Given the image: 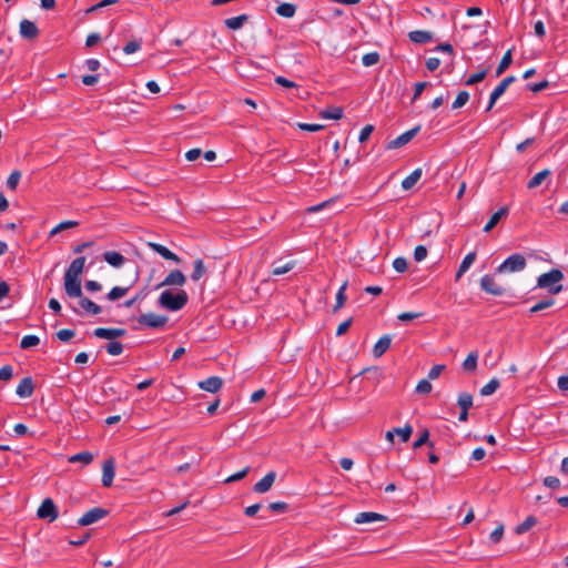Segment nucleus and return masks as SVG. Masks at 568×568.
I'll return each instance as SVG.
<instances>
[{"mask_svg":"<svg viewBox=\"0 0 568 568\" xmlns=\"http://www.w3.org/2000/svg\"><path fill=\"white\" fill-rule=\"evenodd\" d=\"M189 301L187 293L185 291H180L178 293H173L170 290H166L161 293L158 300V304L169 311L176 312L182 310Z\"/></svg>","mask_w":568,"mask_h":568,"instance_id":"1","label":"nucleus"},{"mask_svg":"<svg viewBox=\"0 0 568 568\" xmlns=\"http://www.w3.org/2000/svg\"><path fill=\"white\" fill-rule=\"evenodd\" d=\"M564 280V273L559 268H552L544 273L537 278V287L546 288L550 294L555 295L562 291L560 282Z\"/></svg>","mask_w":568,"mask_h":568,"instance_id":"2","label":"nucleus"},{"mask_svg":"<svg viewBox=\"0 0 568 568\" xmlns=\"http://www.w3.org/2000/svg\"><path fill=\"white\" fill-rule=\"evenodd\" d=\"M527 265L525 256L521 254H513L508 256L497 268V273H515L523 271Z\"/></svg>","mask_w":568,"mask_h":568,"instance_id":"3","label":"nucleus"},{"mask_svg":"<svg viewBox=\"0 0 568 568\" xmlns=\"http://www.w3.org/2000/svg\"><path fill=\"white\" fill-rule=\"evenodd\" d=\"M136 329H140L142 327H149V328H162L166 325L169 318L165 315H159L154 313H145L140 315L138 318Z\"/></svg>","mask_w":568,"mask_h":568,"instance_id":"4","label":"nucleus"},{"mask_svg":"<svg viewBox=\"0 0 568 568\" xmlns=\"http://www.w3.org/2000/svg\"><path fill=\"white\" fill-rule=\"evenodd\" d=\"M109 515V510L102 507H94L88 510L82 517L78 519L79 526H89L92 525Z\"/></svg>","mask_w":568,"mask_h":568,"instance_id":"5","label":"nucleus"},{"mask_svg":"<svg viewBox=\"0 0 568 568\" xmlns=\"http://www.w3.org/2000/svg\"><path fill=\"white\" fill-rule=\"evenodd\" d=\"M37 515L40 519H47L49 523L54 521L58 516V508L51 498H45L38 508Z\"/></svg>","mask_w":568,"mask_h":568,"instance_id":"6","label":"nucleus"},{"mask_svg":"<svg viewBox=\"0 0 568 568\" xmlns=\"http://www.w3.org/2000/svg\"><path fill=\"white\" fill-rule=\"evenodd\" d=\"M419 130H420V126L417 125V126H414L413 129L404 132L403 134H400L396 139L390 140L386 144V149L387 150H395V149H399V148L406 145L408 142H410L416 136V134L419 132Z\"/></svg>","mask_w":568,"mask_h":568,"instance_id":"7","label":"nucleus"},{"mask_svg":"<svg viewBox=\"0 0 568 568\" xmlns=\"http://www.w3.org/2000/svg\"><path fill=\"white\" fill-rule=\"evenodd\" d=\"M480 288L494 296H501L505 293V288L495 282V278L486 274L480 278Z\"/></svg>","mask_w":568,"mask_h":568,"instance_id":"8","label":"nucleus"},{"mask_svg":"<svg viewBox=\"0 0 568 568\" xmlns=\"http://www.w3.org/2000/svg\"><path fill=\"white\" fill-rule=\"evenodd\" d=\"M64 291L69 297H82L81 278L64 275Z\"/></svg>","mask_w":568,"mask_h":568,"instance_id":"9","label":"nucleus"},{"mask_svg":"<svg viewBox=\"0 0 568 568\" xmlns=\"http://www.w3.org/2000/svg\"><path fill=\"white\" fill-rule=\"evenodd\" d=\"M186 282L185 275L180 270L171 271L166 277L158 285L161 286H183Z\"/></svg>","mask_w":568,"mask_h":568,"instance_id":"10","label":"nucleus"},{"mask_svg":"<svg viewBox=\"0 0 568 568\" xmlns=\"http://www.w3.org/2000/svg\"><path fill=\"white\" fill-rule=\"evenodd\" d=\"M115 475V465L113 458H108L103 463L102 467V485L104 487H110L113 483V478Z\"/></svg>","mask_w":568,"mask_h":568,"instance_id":"11","label":"nucleus"},{"mask_svg":"<svg viewBox=\"0 0 568 568\" xmlns=\"http://www.w3.org/2000/svg\"><path fill=\"white\" fill-rule=\"evenodd\" d=\"M20 34L23 39L33 40L39 36V29L34 22L23 19L20 22Z\"/></svg>","mask_w":568,"mask_h":568,"instance_id":"12","label":"nucleus"},{"mask_svg":"<svg viewBox=\"0 0 568 568\" xmlns=\"http://www.w3.org/2000/svg\"><path fill=\"white\" fill-rule=\"evenodd\" d=\"M275 478H276V473L275 471H268L261 480H258L254 487H253V490L255 493H258V494H264L266 491H268L274 481H275Z\"/></svg>","mask_w":568,"mask_h":568,"instance_id":"13","label":"nucleus"},{"mask_svg":"<svg viewBox=\"0 0 568 568\" xmlns=\"http://www.w3.org/2000/svg\"><path fill=\"white\" fill-rule=\"evenodd\" d=\"M148 245L158 254H160L163 258L168 261H172L174 263H181V258L173 252H171L168 247L162 244L149 242Z\"/></svg>","mask_w":568,"mask_h":568,"instance_id":"14","label":"nucleus"},{"mask_svg":"<svg viewBox=\"0 0 568 568\" xmlns=\"http://www.w3.org/2000/svg\"><path fill=\"white\" fill-rule=\"evenodd\" d=\"M93 334L99 338L114 339L116 337L123 336L125 334V329L98 327L93 331Z\"/></svg>","mask_w":568,"mask_h":568,"instance_id":"15","label":"nucleus"},{"mask_svg":"<svg viewBox=\"0 0 568 568\" xmlns=\"http://www.w3.org/2000/svg\"><path fill=\"white\" fill-rule=\"evenodd\" d=\"M223 385L222 378L217 376H211L204 381H201L199 383V387L203 390L210 392V393H216L221 389Z\"/></svg>","mask_w":568,"mask_h":568,"instance_id":"16","label":"nucleus"},{"mask_svg":"<svg viewBox=\"0 0 568 568\" xmlns=\"http://www.w3.org/2000/svg\"><path fill=\"white\" fill-rule=\"evenodd\" d=\"M33 389L34 388H33L32 378L31 377H24L19 383V385H18V387L16 389V394L20 398H28V397L32 396Z\"/></svg>","mask_w":568,"mask_h":568,"instance_id":"17","label":"nucleus"},{"mask_svg":"<svg viewBox=\"0 0 568 568\" xmlns=\"http://www.w3.org/2000/svg\"><path fill=\"white\" fill-rule=\"evenodd\" d=\"M387 518L384 515L373 513V511H364L359 513L355 517L356 524H371L374 521H385Z\"/></svg>","mask_w":568,"mask_h":568,"instance_id":"18","label":"nucleus"},{"mask_svg":"<svg viewBox=\"0 0 568 568\" xmlns=\"http://www.w3.org/2000/svg\"><path fill=\"white\" fill-rule=\"evenodd\" d=\"M392 338L389 335L382 336L373 347V355L375 357H382L387 349L390 347Z\"/></svg>","mask_w":568,"mask_h":568,"instance_id":"19","label":"nucleus"},{"mask_svg":"<svg viewBox=\"0 0 568 568\" xmlns=\"http://www.w3.org/2000/svg\"><path fill=\"white\" fill-rule=\"evenodd\" d=\"M85 264V257L80 256L74 258L65 271L64 275H71L74 277H80Z\"/></svg>","mask_w":568,"mask_h":568,"instance_id":"20","label":"nucleus"},{"mask_svg":"<svg viewBox=\"0 0 568 568\" xmlns=\"http://www.w3.org/2000/svg\"><path fill=\"white\" fill-rule=\"evenodd\" d=\"M295 265V261L283 262V260H277L272 264V274L276 276L283 275L293 270Z\"/></svg>","mask_w":568,"mask_h":568,"instance_id":"21","label":"nucleus"},{"mask_svg":"<svg viewBox=\"0 0 568 568\" xmlns=\"http://www.w3.org/2000/svg\"><path fill=\"white\" fill-rule=\"evenodd\" d=\"M408 38L414 43L425 44V43L432 41L434 36L429 31L415 30V31H410L408 33Z\"/></svg>","mask_w":568,"mask_h":568,"instance_id":"22","label":"nucleus"},{"mask_svg":"<svg viewBox=\"0 0 568 568\" xmlns=\"http://www.w3.org/2000/svg\"><path fill=\"white\" fill-rule=\"evenodd\" d=\"M103 260L113 267H121L125 262V257L116 251L104 252Z\"/></svg>","mask_w":568,"mask_h":568,"instance_id":"23","label":"nucleus"},{"mask_svg":"<svg viewBox=\"0 0 568 568\" xmlns=\"http://www.w3.org/2000/svg\"><path fill=\"white\" fill-rule=\"evenodd\" d=\"M475 260H476V252H470L464 257V260L462 261V263L456 272V276H455L456 281H458L469 270V267L473 265Z\"/></svg>","mask_w":568,"mask_h":568,"instance_id":"24","label":"nucleus"},{"mask_svg":"<svg viewBox=\"0 0 568 568\" xmlns=\"http://www.w3.org/2000/svg\"><path fill=\"white\" fill-rule=\"evenodd\" d=\"M423 170L420 168L415 169L408 176L402 181V187L405 191L410 190L422 178Z\"/></svg>","mask_w":568,"mask_h":568,"instance_id":"25","label":"nucleus"},{"mask_svg":"<svg viewBox=\"0 0 568 568\" xmlns=\"http://www.w3.org/2000/svg\"><path fill=\"white\" fill-rule=\"evenodd\" d=\"M508 214V207L504 206L491 215L487 224L484 226V232H490L498 222Z\"/></svg>","mask_w":568,"mask_h":568,"instance_id":"26","label":"nucleus"},{"mask_svg":"<svg viewBox=\"0 0 568 568\" xmlns=\"http://www.w3.org/2000/svg\"><path fill=\"white\" fill-rule=\"evenodd\" d=\"M80 301H79V305L80 307L87 312L88 314H91V315H98L101 313V307L95 304L94 302H92L90 298L88 297H79Z\"/></svg>","mask_w":568,"mask_h":568,"instance_id":"27","label":"nucleus"},{"mask_svg":"<svg viewBox=\"0 0 568 568\" xmlns=\"http://www.w3.org/2000/svg\"><path fill=\"white\" fill-rule=\"evenodd\" d=\"M248 20L247 14H241L237 17L229 18L224 21L226 28L231 30H239L243 27V24Z\"/></svg>","mask_w":568,"mask_h":568,"instance_id":"28","label":"nucleus"},{"mask_svg":"<svg viewBox=\"0 0 568 568\" xmlns=\"http://www.w3.org/2000/svg\"><path fill=\"white\" fill-rule=\"evenodd\" d=\"M550 170L545 169L535 174L527 184L528 189H535L539 186L542 183V181L550 175Z\"/></svg>","mask_w":568,"mask_h":568,"instance_id":"29","label":"nucleus"},{"mask_svg":"<svg viewBox=\"0 0 568 568\" xmlns=\"http://www.w3.org/2000/svg\"><path fill=\"white\" fill-rule=\"evenodd\" d=\"M423 445H428L430 448H434V443L429 440V430L427 428L423 429L419 437L414 442L413 448L418 449Z\"/></svg>","mask_w":568,"mask_h":568,"instance_id":"30","label":"nucleus"},{"mask_svg":"<svg viewBox=\"0 0 568 568\" xmlns=\"http://www.w3.org/2000/svg\"><path fill=\"white\" fill-rule=\"evenodd\" d=\"M295 11H296V6H294L292 3H287V2L281 3L276 8V13L284 18H292L295 14Z\"/></svg>","mask_w":568,"mask_h":568,"instance_id":"31","label":"nucleus"},{"mask_svg":"<svg viewBox=\"0 0 568 568\" xmlns=\"http://www.w3.org/2000/svg\"><path fill=\"white\" fill-rule=\"evenodd\" d=\"M537 524V519L534 516H528L521 524H519L515 528V532L518 535H523L527 532L530 528H532Z\"/></svg>","mask_w":568,"mask_h":568,"instance_id":"32","label":"nucleus"},{"mask_svg":"<svg viewBox=\"0 0 568 568\" xmlns=\"http://www.w3.org/2000/svg\"><path fill=\"white\" fill-rule=\"evenodd\" d=\"M513 57H511V50L509 49L504 57L501 58V61L499 62L497 69H496V75H501L511 64Z\"/></svg>","mask_w":568,"mask_h":568,"instance_id":"33","label":"nucleus"},{"mask_svg":"<svg viewBox=\"0 0 568 568\" xmlns=\"http://www.w3.org/2000/svg\"><path fill=\"white\" fill-rule=\"evenodd\" d=\"M393 432L395 435H397L400 439V442L406 443L409 440L412 434H413V427L407 424L404 427H395L393 428Z\"/></svg>","mask_w":568,"mask_h":568,"instance_id":"34","label":"nucleus"},{"mask_svg":"<svg viewBox=\"0 0 568 568\" xmlns=\"http://www.w3.org/2000/svg\"><path fill=\"white\" fill-rule=\"evenodd\" d=\"M346 287H347V282H344L336 294V304L333 307L334 313H336L338 310H341L346 302V298H347L346 294H345Z\"/></svg>","mask_w":568,"mask_h":568,"instance_id":"35","label":"nucleus"},{"mask_svg":"<svg viewBox=\"0 0 568 568\" xmlns=\"http://www.w3.org/2000/svg\"><path fill=\"white\" fill-rule=\"evenodd\" d=\"M477 359H478V353L477 352H470L466 359L463 363V368L466 372H474L477 368Z\"/></svg>","mask_w":568,"mask_h":568,"instance_id":"36","label":"nucleus"},{"mask_svg":"<svg viewBox=\"0 0 568 568\" xmlns=\"http://www.w3.org/2000/svg\"><path fill=\"white\" fill-rule=\"evenodd\" d=\"M204 273H205V266H204L203 260L196 258L194 261V268L191 274L192 281L197 282L204 275Z\"/></svg>","mask_w":568,"mask_h":568,"instance_id":"37","label":"nucleus"},{"mask_svg":"<svg viewBox=\"0 0 568 568\" xmlns=\"http://www.w3.org/2000/svg\"><path fill=\"white\" fill-rule=\"evenodd\" d=\"M500 386V383L497 378L490 379L485 386L480 388L481 396H489L494 394Z\"/></svg>","mask_w":568,"mask_h":568,"instance_id":"38","label":"nucleus"},{"mask_svg":"<svg viewBox=\"0 0 568 568\" xmlns=\"http://www.w3.org/2000/svg\"><path fill=\"white\" fill-rule=\"evenodd\" d=\"M93 460V455L89 452L78 453L69 458L70 463H82L89 465Z\"/></svg>","mask_w":568,"mask_h":568,"instance_id":"39","label":"nucleus"},{"mask_svg":"<svg viewBox=\"0 0 568 568\" xmlns=\"http://www.w3.org/2000/svg\"><path fill=\"white\" fill-rule=\"evenodd\" d=\"M343 116V109H325L320 112V118L339 120Z\"/></svg>","mask_w":568,"mask_h":568,"instance_id":"40","label":"nucleus"},{"mask_svg":"<svg viewBox=\"0 0 568 568\" xmlns=\"http://www.w3.org/2000/svg\"><path fill=\"white\" fill-rule=\"evenodd\" d=\"M457 405L460 409L468 410L473 406V396L469 393L459 394Z\"/></svg>","mask_w":568,"mask_h":568,"instance_id":"41","label":"nucleus"},{"mask_svg":"<svg viewBox=\"0 0 568 568\" xmlns=\"http://www.w3.org/2000/svg\"><path fill=\"white\" fill-rule=\"evenodd\" d=\"M507 87H505L501 82L495 88V90L491 92L488 105L487 106H494V104L497 102V100L505 93Z\"/></svg>","mask_w":568,"mask_h":568,"instance_id":"42","label":"nucleus"},{"mask_svg":"<svg viewBox=\"0 0 568 568\" xmlns=\"http://www.w3.org/2000/svg\"><path fill=\"white\" fill-rule=\"evenodd\" d=\"M40 343V338L36 335H26L21 342L20 347L22 349H28L30 347L37 346Z\"/></svg>","mask_w":568,"mask_h":568,"instance_id":"43","label":"nucleus"},{"mask_svg":"<svg viewBox=\"0 0 568 568\" xmlns=\"http://www.w3.org/2000/svg\"><path fill=\"white\" fill-rule=\"evenodd\" d=\"M128 291H129V287L114 286L108 293V300L116 301V300L123 297L128 293Z\"/></svg>","mask_w":568,"mask_h":568,"instance_id":"44","label":"nucleus"},{"mask_svg":"<svg viewBox=\"0 0 568 568\" xmlns=\"http://www.w3.org/2000/svg\"><path fill=\"white\" fill-rule=\"evenodd\" d=\"M21 179V172L16 170L13 172H11V174L9 175L8 180H7V187L11 191H14L19 184V181Z\"/></svg>","mask_w":568,"mask_h":568,"instance_id":"45","label":"nucleus"},{"mask_svg":"<svg viewBox=\"0 0 568 568\" xmlns=\"http://www.w3.org/2000/svg\"><path fill=\"white\" fill-rule=\"evenodd\" d=\"M555 304V300L554 298H546V300H542L540 302H538L537 304H535L530 310H529V313H538L542 310H546L550 306H552Z\"/></svg>","mask_w":568,"mask_h":568,"instance_id":"46","label":"nucleus"},{"mask_svg":"<svg viewBox=\"0 0 568 568\" xmlns=\"http://www.w3.org/2000/svg\"><path fill=\"white\" fill-rule=\"evenodd\" d=\"M106 352L112 356H118L123 352V345L120 342L113 341L106 344Z\"/></svg>","mask_w":568,"mask_h":568,"instance_id":"47","label":"nucleus"},{"mask_svg":"<svg viewBox=\"0 0 568 568\" xmlns=\"http://www.w3.org/2000/svg\"><path fill=\"white\" fill-rule=\"evenodd\" d=\"M379 61V54L377 52H369L363 55L362 62L365 67H372L377 64Z\"/></svg>","mask_w":568,"mask_h":568,"instance_id":"48","label":"nucleus"},{"mask_svg":"<svg viewBox=\"0 0 568 568\" xmlns=\"http://www.w3.org/2000/svg\"><path fill=\"white\" fill-rule=\"evenodd\" d=\"M393 267L396 272L398 273H404L407 271L408 268V262L405 257H396L394 261H393Z\"/></svg>","mask_w":568,"mask_h":568,"instance_id":"49","label":"nucleus"},{"mask_svg":"<svg viewBox=\"0 0 568 568\" xmlns=\"http://www.w3.org/2000/svg\"><path fill=\"white\" fill-rule=\"evenodd\" d=\"M487 75V70L484 69L477 73H474L471 74L466 81H465V84L466 85H473L475 83H478L480 81H483Z\"/></svg>","mask_w":568,"mask_h":568,"instance_id":"50","label":"nucleus"},{"mask_svg":"<svg viewBox=\"0 0 568 568\" xmlns=\"http://www.w3.org/2000/svg\"><path fill=\"white\" fill-rule=\"evenodd\" d=\"M296 125L298 129H301L303 131H308V132H317L325 128L323 124L304 123V122H298Z\"/></svg>","mask_w":568,"mask_h":568,"instance_id":"51","label":"nucleus"},{"mask_svg":"<svg viewBox=\"0 0 568 568\" xmlns=\"http://www.w3.org/2000/svg\"><path fill=\"white\" fill-rule=\"evenodd\" d=\"M432 388H433V386H432V384H430V382L428 379H422V381L418 382L415 390L418 394L425 395V394L430 393Z\"/></svg>","mask_w":568,"mask_h":568,"instance_id":"52","label":"nucleus"},{"mask_svg":"<svg viewBox=\"0 0 568 568\" xmlns=\"http://www.w3.org/2000/svg\"><path fill=\"white\" fill-rule=\"evenodd\" d=\"M275 82L284 88H287V89H295L297 94L296 95H300V88L291 80L284 78V77H276L275 78Z\"/></svg>","mask_w":568,"mask_h":568,"instance_id":"53","label":"nucleus"},{"mask_svg":"<svg viewBox=\"0 0 568 568\" xmlns=\"http://www.w3.org/2000/svg\"><path fill=\"white\" fill-rule=\"evenodd\" d=\"M141 48V41L140 40H132V41H129L124 47H123V52L125 54H131V53H134L136 52L138 50H140Z\"/></svg>","mask_w":568,"mask_h":568,"instance_id":"54","label":"nucleus"},{"mask_svg":"<svg viewBox=\"0 0 568 568\" xmlns=\"http://www.w3.org/2000/svg\"><path fill=\"white\" fill-rule=\"evenodd\" d=\"M469 101V93L467 91H460L452 106H464Z\"/></svg>","mask_w":568,"mask_h":568,"instance_id":"55","label":"nucleus"},{"mask_svg":"<svg viewBox=\"0 0 568 568\" xmlns=\"http://www.w3.org/2000/svg\"><path fill=\"white\" fill-rule=\"evenodd\" d=\"M373 131H374V125H372V124H367V125H365V126L362 129L361 133H359L358 141H359L361 143L366 142V141L369 139V136H371V134L373 133Z\"/></svg>","mask_w":568,"mask_h":568,"instance_id":"56","label":"nucleus"},{"mask_svg":"<svg viewBox=\"0 0 568 568\" xmlns=\"http://www.w3.org/2000/svg\"><path fill=\"white\" fill-rule=\"evenodd\" d=\"M74 335H75V332L72 329H68V328L60 329L59 332H57V337L61 342H69L72 337H74Z\"/></svg>","mask_w":568,"mask_h":568,"instance_id":"57","label":"nucleus"},{"mask_svg":"<svg viewBox=\"0 0 568 568\" xmlns=\"http://www.w3.org/2000/svg\"><path fill=\"white\" fill-rule=\"evenodd\" d=\"M423 315V313H414V312H403L398 314L397 318L400 322H409L416 318H419Z\"/></svg>","mask_w":568,"mask_h":568,"instance_id":"58","label":"nucleus"},{"mask_svg":"<svg viewBox=\"0 0 568 568\" xmlns=\"http://www.w3.org/2000/svg\"><path fill=\"white\" fill-rule=\"evenodd\" d=\"M427 256V248L424 245H418L414 251V258L416 262H422Z\"/></svg>","mask_w":568,"mask_h":568,"instance_id":"59","label":"nucleus"},{"mask_svg":"<svg viewBox=\"0 0 568 568\" xmlns=\"http://www.w3.org/2000/svg\"><path fill=\"white\" fill-rule=\"evenodd\" d=\"M503 535H504V526L500 525L491 531L489 539L491 540V542L497 544L501 540Z\"/></svg>","mask_w":568,"mask_h":568,"instance_id":"60","label":"nucleus"},{"mask_svg":"<svg viewBox=\"0 0 568 568\" xmlns=\"http://www.w3.org/2000/svg\"><path fill=\"white\" fill-rule=\"evenodd\" d=\"M445 365H434L430 371L428 372V379H436L439 377V375L445 371Z\"/></svg>","mask_w":568,"mask_h":568,"instance_id":"61","label":"nucleus"},{"mask_svg":"<svg viewBox=\"0 0 568 568\" xmlns=\"http://www.w3.org/2000/svg\"><path fill=\"white\" fill-rule=\"evenodd\" d=\"M288 505L284 501H274L268 505V509L274 513H284Z\"/></svg>","mask_w":568,"mask_h":568,"instance_id":"62","label":"nucleus"},{"mask_svg":"<svg viewBox=\"0 0 568 568\" xmlns=\"http://www.w3.org/2000/svg\"><path fill=\"white\" fill-rule=\"evenodd\" d=\"M13 375V368L10 365H6L0 368V381H9Z\"/></svg>","mask_w":568,"mask_h":568,"instance_id":"63","label":"nucleus"},{"mask_svg":"<svg viewBox=\"0 0 568 568\" xmlns=\"http://www.w3.org/2000/svg\"><path fill=\"white\" fill-rule=\"evenodd\" d=\"M544 485L550 489H556L560 486V480L557 477L548 476L544 479Z\"/></svg>","mask_w":568,"mask_h":568,"instance_id":"64","label":"nucleus"}]
</instances>
